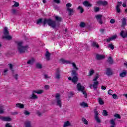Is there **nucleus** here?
I'll list each match as a JSON object with an SVG mask.
<instances>
[{"instance_id":"dca6fc26","label":"nucleus","mask_w":127,"mask_h":127,"mask_svg":"<svg viewBox=\"0 0 127 127\" xmlns=\"http://www.w3.org/2000/svg\"><path fill=\"white\" fill-rule=\"evenodd\" d=\"M60 62H61L62 63L64 64H65V63H66L67 64L71 63V61L66 60H65L64 59H61L60 60Z\"/></svg>"},{"instance_id":"e433bc0d","label":"nucleus","mask_w":127,"mask_h":127,"mask_svg":"<svg viewBox=\"0 0 127 127\" xmlns=\"http://www.w3.org/2000/svg\"><path fill=\"white\" fill-rule=\"evenodd\" d=\"M94 73H95V71L92 69L89 71L88 76H93V75H94Z\"/></svg>"},{"instance_id":"423d86ee","label":"nucleus","mask_w":127,"mask_h":127,"mask_svg":"<svg viewBox=\"0 0 127 127\" xmlns=\"http://www.w3.org/2000/svg\"><path fill=\"white\" fill-rule=\"evenodd\" d=\"M102 17H103V15L101 14L96 15L95 16V18L99 24H104V23H105V21L102 19Z\"/></svg>"},{"instance_id":"4c0bfd02","label":"nucleus","mask_w":127,"mask_h":127,"mask_svg":"<svg viewBox=\"0 0 127 127\" xmlns=\"http://www.w3.org/2000/svg\"><path fill=\"white\" fill-rule=\"evenodd\" d=\"M108 47L109 48H111L112 50H114V49H115V47L114 46V45H113V44H109L108 45Z\"/></svg>"},{"instance_id":"680f3d73","label":"nucleus","mask_w":127,"mask_h":127,"mask_svg":"<svg viewBox=\"0 0 127 127\" xmlns=\"http://www.w3.org/2000/svg\"><path fill=\"white\" fill-rule=\"evenodd\" d=\"M9 68H10V70H11L12 71V68L13 67V66L12 65V64H9Z\"/></svg>"},{"instance_id":"72a5a7b5","label":"nucleus","mask_w":127,"mask_h":127,"mask_svg":"<svg viewBox=\"0 0 127 127\" xmlns=\"http://www.w3.org/2000/svg\"><path fill=\"white\" fill-rule=\"evenodd\" d=\"M3 38H6V39H8V40H10V39L12 38V37L7 35L6 36L3 37Z\"/></svg>"},{"instance_id":"2eb2a0df","label":"nucleus","mask_w":127,"mask_h":127,"mask_svg":"<svg viewBox=\"0 0 127 127\" xmlns=\"http://www.w3.org/2000/svg\"><path fill=\"white\" fill-rule=\"evenodd\" d=\"M127 72L126 70H123L122 72L120 73L119 76L121 78H124V77L127 76Z\"/></svg>"},{"instance_id":"bf43d9fd","label":"nucleus","mask_w":127,"mask_h":127,"mask_svg":"<svg viewBox=\"0 0 127 127\" xmlns=\"http://www.w3.org/2000/svg\"><path fill=\"white\" fill-rule=\"evenodd\" d=\"M36 114H37V115L38 116H39V117H40V116H41V112H39V111H37L36 112Z\"/></svg>"},{"instance_id":"a19ab883","label":"nucleus","mask_w":127,"mask_h":127,"mask_svg":"<svg viewBox=\"0 0 127 127\" xmlns=\"http://www.w3.org/2000/svg\"><path fill=\"white\" fill-rule=\"evenodd\" d=\"M24 115H25V116H29L30 115V112H29L27 110H24Z\"/></svg>"},{"instance_id":"c756f323","label":"nucleus","mask_w":127,"mask_h":127,"mask_svg":"<svg viewBox=\"0 0 127 127\" xmlns=\"http://www.w3.org/2000/svg\"><path fill=\"white\" fill-rule=\"evenodd\" d=\"M107 62L109 63L110 64H113V58H112V57H109L107 60Z\"/></svg>"},{"instance_id":"f704fd0d","label":"nucleus","mask_w":127,"mask_h":127,"mask_svg":"<svg viewBox=\"0 0 127 127\" xmlns=\"http://www.w3.org/2000/svg\"><path fill=\"white\" fill-rule=\"evenodd\" d=\"M92 46L93 47H96V48H99V45H98L97 43L95 42L92 43Z\"/></svg>"},{"instance_id":"7c9ffc66","label":"nucleus","mask_w":127,"mask_h":127,"mask_svg":"<svg viewBox=\"0 0 127 127\" xmlns=\"http://www.w3.org/2000/svg\"><path fill=\"white\" fill-rule=\"evenodd\" d=\"M81 120H82V122L83 123H84V124L85 125H88V121L87 120V119H86V118L83 117V118H82Z\"/></svg>"},{"instance_id":"f3484780","label":"nucleus","mask_w":127,"mask_h":127,"mask_svg":"<svg viewBox=\"0 0 127 127\" xmlns=\"http://www.w3.org/2000/svg\"><path fill=\"white\" fill-rule=\"evenodd\" d=\"M83 4L86 7H91V6H92V4H90V3H89V2L87 1H85L83 2Z\"/></svg>"},{"instance_id":"c03bdc74","label":"nucleus","mask_w":127,"mask_h":127,"mask_svg":"<svg viewBox=\"0 0 127 127\" xmlns=\"http://www.w3.org/2000/svg\"><path fill=\"white\" fill-rule=\"evenodd\" d=\"M19 6V3L17 2H15L14 4L13 5V7H18Z\"/></svg>"},{"instance_id":"a878e982","label":"nucleus","mask_w":127,"mask_h":127,"mask_svg":"<svg viewBox=\"0 0 127 127\" xmlns=\"http://www.w3.org/2000/svg\"><path fill=\"white\" fill-rule=\"evenodd\" d=\"M36 67L38 69H41L42 68V65L40 63H36Z\"/></svg>"},{"instance_id":"69168bd1","label":"nucleus","mask_w":127,"mask_h":127,"mask_svg":"<svg viewBox=\"0 0 127 127\" xmlns=\"http://www.w3.org/2000/svg\"><path fill=\"white\" fill-rule=\"evenodd\" d=\"M74 96V93L73 92H70L69 93V97L71 98V97H73Z\"/></svg>"},{"instance_id":"052dcab7","label":"nucleus","mask_w":127,"mask_h":127,"mask_svg":"<svg viewBox=\"0 0 127 127\" xmlns=\"http://www.w3.org/2000/svg\"><path fill=\"white\" fill-rule=\"evenodd\" d=\"M106 89H107V87L105 86H101V89L103 90L104 91H105V90H106Z\"/></svg>"},{"instance_id":"cd10ccee","label":"nucleus","mask_w":127,"mask_h":127,"mask_svg":"<svg viewBox=\"0 0 127 127\" xmlns=\"http://www.w3.org/2000/svg\"><path fill=\"white\" fill-rule=\"evenodd\" d=\"M126 25H127V19L124 18L122 20V26H125Z\"/></svg>"},{"instance_id":"473e14b6","label":"nucleus","mask_w":127,"mask_h":127,"mask_svg":"<svg viewBox=\"0 0 127 127\" xmlns=\"http://www.w3.org/2000/svg\"><path fill=\"white\" fill-rule=\"evenodd\" d=\"M72 65L73 67V69L76 70V71H78V70H79V68L77 67V65H76V64H75V63H72Z\"/></svg>"},{"instance_id":"e2e57ef3","label":"nucleus","mask_w":127,"mask_h":127,"mask_svg":"<svg viewBox=\"0 0 127 127\" xmlns=\"http://www.w3.org/2000/svg\"><path fill=\"white\" fill-rule=\"evenodd\" d=\"M114 22H115V19H112L110 20V23H111L112 24H114Z\"/></svg>"},{"instance_id":"b1692460","label":"nucleus","mask_w":127,"mask_h":127,"mask_svg":"<svg viewBox=\"0 0 127 127\" xmlns=\"http://www.w3.org/2000/svg\"><path fill=\"white\" fill-rule=\"evenodd\" d=\"M4 35L6 36V35H8V34H9V33L8 32V30L7 29V27H5L4 28Z\"/></svg>"},{"instance_id":"5701e85b","label":"nucleus","mask_w":127,"mask_h":127,"mask_svg":"<svg viewBox=\"0 0 127 127\" xmlns=\"http://www.w3.org/2000/svg\"><path fill=\"white\" fill-rule=\"evenodd\" d=\"M34 58H32L30 60H28L27 62V64H29L30 65H33V63H34Z\"/></svg>"},{"instance_id":"20e7f679","label":"nucleus","mask_w":127,"mask_h":127,"mask_svg":"<svg viewBox=\"0 0 127 127\" xmlns=\"http://www.w3.org/2000/svg\"><path fill=\"white\" fill-rule=\"evenodd\" d=\"M77 88L78 91H79V92H82L83 94L84 95L85 98H88V94H87V93L85 91V87L82 86L81 85V83H78L77 84Z\"/></svg>"},{"instance_id":"13d9d810","label":"nucleus","mask_w":127,"mask_h":127,"mask_svg":"<svg viewBox=\"0 0 127 127\" xmlns=\"http://www.w3.org/2000/svg\"><path fill=\"white\" fill-rule=\"evenodd\" d=\"M122 6V2H118V4L116 7H120V6Z\"/></svg>"},{"instance_id":"1a4fd4ad","label":"nucleus","mask_w":127,"mask_h":127,"mask_svg":"<svg viewBox=\"0 0 127 127\" xmlns=\"http://www.w3.org/2000/svg\"><path fill=\"white\" fill-rule=\"evenodd\" d=\"M55 78L57 80L60 79V69L58 68L56 71Z\"/></svg>"},{"instance_id":"aec40b11","label":"nucleus","mask_w":127,"mask_h":127,"mask_svg":"<svg viewBox=\"0 0 127 127\" xmlns=\"http://www.w3.org/2000/svg\"><path fill=\"white\" fill-rule=\"evenodd\" d=\"M67 10L68 12L69 15L71 16L74 13V9L72 8H67Z\"/></svg>"},{"instance_id":"de8ad7c7","label":"nucleus","mask_w":127,"mask_h":127,"mask_svg":"<svg viewBox=\"0 0 127 127\" xmlns=\"http://www.w3.org/2000/svg\"><path fill=\"white\" fill-rule=\"evenodd\" d=\"M13 77L15 79V80H17L18 79V74H13Z\"/></svg>"},{"instance_id":"9d476101","label":"nucleus","mask_w":127,"mask_h":127,"mask_svg":"<svg viewBox=\"0 0 127 127\" xmlns=\"http://www.w3.org/2000/svg\"><path fill=\"white\" fill-rule=\"evenodd\" d=\"M120 36L123 38H127V31H121L120 33Z\"/></svg>"},{"instance_id":"f8f14e48","label":"nucleus","mask_w":127,"mask_h":127,"mask_svg":"<svg viewBox=\"0 0 127 127\" xmlns=\"http://www.w3.org/2000/svg\"><path fill=\"white\" fill-rule=\"evenodd\" d=\"M1 120L4 122H10L11 118L9 117H3L1 118Z\"/></svg>"},{"instance_id":"a18cd8bd","label":"nucleus","mask_w":127,"mask_h":127,"mask_svg":"<svg viewBox=\"0 0 127 127\" xmlns=\"http://www.w3.org/2000/svg\"><path fill=\"white\" fill-rule=\"evenodd\" d=\"M113 90L110 89L109 90H108V95H110V96H113Z\"/></svg>"},{"instance_id":"0e129e2a","label":"nucleus","mask_w":127,"mask_h":127,"mask_svg":"<svg viewBox=\"0 0 127 127\" xmlns=\"http://www.w3.org/2000/svg\"><path fill=\"white\" fill-rule=\"evenodd\" d=\"M44 79H49V77H48V75L45 74L44 75Z\"/></svg>"},{"instance_id":"393cba45","label":"nucleus","mask_w":127,"mask_h":127,"mask_svg":"<svg viewBox=\"0 0 127 127\" xmlns=\"http://www.w3.org/2000/svg\"><path fill=\"white\" fill-rule=\"evenodd\" d=\"M80 105L81 107H83V108H86V107H89V106L88 105V104L87 103H85V102L80 103Z\"/></svg>"},{"instance_id":"2f4dec72","label":"nucleus","mask_w":127,"mask_h":127,"mask_svg":"<svg viewBox=\"0 0 127 127\" xmlns=\"http://www.w3.org/2000/svg\"><path fill=\"white\" fill-rule=\"evenodd\" d=\"M30 99H32V100H34L35 99H37V96L34 95V94H32L31 95H30Z\"/></svg>"},{"instance_id":"5fc2aeb1","label":"nucleus","mask_w":127,"mask_h":127,"mask_svg":"<svg viewBox=\"0 0 127 127\" xmlns=\"http://www.w3.org/2000/svg\"><path fill=\"white\" fill-rule=\"evenodd\" d=\"M43 93V90H40L37 91V94H38L39 95H40V94H42Z\"/></svg>"},{"instance_id":"9b49d317","label":"nucleus","mask_w":127,"mask_h":127,"mask_svg":"<svg viewBox=\"0 0 127 127\" xmlns=\"http://www.w3.org/2000/svg\"><path fill=\"white\" fill-rule=\"evenodd\" d=\"M105 58H106V56L104 55L96 54V59L97 60H102L105 59Z\"/></svg>"},{"instance_id":"49530a36","label":"nucleus","mask_w":127,"mask_h":127,"mask_svg":"<svg viewBox=\"0 0 127 127\" xmlns=\"http://www.w3.org/2000/svg\"><path fill=\"white\" fill-rule=\"evenodd\" d=\"M114 117L115 118H117V119H121V116L119 114H116L114 115Z\"/></svg>"},{"instance_id":"c9c22d12","label":"nucleus","mask_w":127,"mask_h":127,"mask_svg":"<svg viewBox=\"0 0 127 127\" xmlns=\"http://www.w3.org/2000/svg\"><path fill=\"white\" fill-rule=\"evenodd\" d=\"M78 10H80V13H83V12H84V8H83V7H82V6H79L77 8Z\"/></svg>"},{"instance_id":"6ab92c4d","label":"nucleus","mask_w":127,"mask_h":127,"mask_svg":"<svg viewBox=\"0 0 127 127\" xmlns=\"http://www.w3.org/2000/svg\"><path fill=\"white\" fill-rule=\"evenodd\" d=\"M99 85L98 81H95L93 83V87L94 90H97L98 89V85Z\"/></svg>"},{"instance_id":"4be33fe9","label":"nucleus","mask_w":127,"mask_h":127,"mask_svg":"<svg viewBox=\"0 0 127 127\" xmlns=\"http://www.w3.org/2000/svg\"><path fill=\"white\" fill-rule=\"evenodd\" d=\"M16 108H19L20 109H24V105L21 103H17L16 104Z\"/></svg>"},{"instance_id":"a211bd4d","label":"nucleus","mask_w":127,"mask_h":127,"mask_svg":"<svg viewBox=\"0 0 127 127\" xmlns=\"http://www.w3.org/2000/svg\"><path fill=\"white\" fill-rule=\"evenodd\" d=\"M45 57L47 60H50V54L48 51L46 52Z\"/></svg>"},{"instance_id":"58836bf2","label":"nucleus","mask_w":127,"mask_h":127,"mask_svg":"<svg viewBox=\"0 0 127 127\" xmlns=\"http://www.w3.org/2000/svg\"><path fill=\"white\" fill-rule=\"evenodd\" d=\"M98 102L100 105H104V101H103L102 98H99Z\"/></svg>"},{"instance_id":"603ef678","label":"nucleus","mask_w":127,"mask_h":127,"mask_svg":"<svg viewBox=\"0 0 127 127\" xmlns=\"http://www.w3.org/2000/svg\"><path fill=\"white\" fill-rule=\"evenodd\" d=\"M98 79H99V75H97V76H95L94 79L93 80V82H96L97 81V80H98Z\"/></svg>"},{"instance_id":"4468645a","label":"nucleus","mask_w":127,"mask_h":127,"mask_svg":"<svg viewBox=\"0 0 127 127\" xmlns=\"http://www.w3.org/2000/svg\"><path fill=\"white\" fill-rule=\"evenodd\" d=\"M117 38V35H115L113 36H112L110 38H109L108 39H106V42H110V41H112V40H115Z\"/></svg>"},{"instance_id":"4d7b16f0","label":"nucleus","mask_w":127,"mask_h":127,"mask_svg":"<svg viewBox=\"0 0 127 127\" xmlns=\"http://www.w3.org/2000/svg\"><path fill=\"white\" fill-rule=\"evenodd\" d=\"M71 6H72V4H71V3H67L66 4L67 8H70V7H71Z\"/></svg>"},{"instance_id":"09e8293b","label":"nucleus","mask_w":127,"mask_h":127,"mask_svg":"<svg viewBox=\"0 0 127 127\" xmlns=\"http://www.w3.org/2000/svg\"><path fill=\"white\" fill-rule=\"evenodd\" d=\"M11 13H12V14H14V15H15V14H16V10L14 9H12Z\"/></svg>"},{"instance_id":"8fccbe9b","label":"nucleus","mask_w":127,"mask_h":127,"mask_svg":"<svg viewBox=\"0 0 127 127\" xmlns=\"http://www.w3.org/2000/svg\"><path fill=\"white\" fill-rule=\"evenodd\" d=\"M113 98V99H118L119 96H118V95H117L116 94H114L112 95Z\"/></svg>"},{"instance_id":"6e6d98bb","label":"nucleus","mask_w":127,"mask_h":127,"mask_svg":"<svg viewBox=\"0 0 127 127\" xmlns=\"http://www.w3.org/2000/svg\"><path fill=\"white\" fill-rule=\"evenodd\" d=\"M86 26V24L84 22H81L80 23V27H85Z\"/></svg>"},{"instance_id":"39448f33","label":"nucleus","mask_w":127,"mask_h":127,"mask_svg":"<svg viewBox=\"0 0 127 127\" xmlns=\"http://www.w3.org/2000/svg\"><path fill=\"white\" fill-rule=\"evenodd\" d=\"M55 103H56V106L61 108L62 102H61V99H60V94L59 93H57L55 95Z\"/></svg>"},{"instance_id":"7ed1b4c3","label":"nucleus","mask_w":127,"mask_h":127,"mask_svg":"<svg viewBox=\"0 0 127 127\" xmlns=\"http://www.w3.org/2000/svg\"><path fill=\"white\" fill-rule=\"evenodd\" d=\"M78 73L76 70H72L71 73V76L73 77L72 78L71 77H68L69 81H72V83L74 84H77L79 78H78Z\"/></svg>"},{"instance_id":"0eeeda50","label":"nucleus","mask_w":127,"mask_h":127,"mask_svg":"<svg viewBox=\"0 0 127 127\" xmlns=\"http://www.w3.org/2000/svg\"><path fill=\"white\" fill-rule=\"evenodd\" d=\"M94 114H95V117H94L95 120L96 121L97 123H98V124H100L101 123V119L99 117V112H98V110H97V109L94 110Z\"/></svg>"},{"instance_id":"412c9836","label":"nucleus","mask_w":127,"mask_h":127,"mask_svg":"<svg viewBox=\"0 0 127 127\" xmlns=\"http://www.w3.org/2000/svg\"><path fill=\"white\" fill-rule=\"evenodd\" d=\"M71 126H72V124H71V122L69 121L65 122L64 125V127H71Z\"/></svg>"},{"instance_id":"864d4df0","label":"nucleus","mask_w":127,"mask_h":127,"mask_svg":"<svg viewBox=\"0 0 127 127\" xmlns=\"http://www.w3.org/2000/svg\"><path fill=\"white\" fill-rule=\"evenodd\" d=\"M116 11L118 13H120V12H121V9H120V7H116Z\"/></svg>"},{"instance_id":"3c124183","label":"nucleus","mask_w":127,"mask_h":127,"mask_svg":"<svg viewBox=\"0 0 127 127\" xmlns=\"http://www.w3.org/2000/svg\"><path fill=\"white\" fill-rule=\"evenodd\" d=\"M53 1L55 3H57V4L60 3V0H54Z\"/></svg>"},{"instance_id":"f03ea898","label":"nucleus","mask_w":127,"mask_h":127,"mask_svg":"<svg viewBox=\"0 0 127 127\" xmlns=\"http://www.w3.org/2000/svg\"><path fill=\"white\" fill-rule=\"evenodd\" d=\"M29 48L28 45L23 46V42L20 41L17 43V49L19 53H24Z\"/></svg>"},{"instance_id":"6e6552de","label":"nucleus","mask_w":127,"mask_h":127,"mask_svg":"<svg viewBox=\"0 0 127 127\" xmlns=\"http://www.w3.org/2000/svg\"><path fill=\"white\" fill-rule=\"evenodd\" d=\"M96 3L98 4V5H103V6H106V5H108V2L107 1H102L99 0L96 2Z\"/></svg>"},{"instance_id":"f257e3e1","label":"nucleus","mask_w":127,"mask_h":127,"mask_svg":"<svg viewBox=\"0 0 127 127\" xmlns=\"http://www.w3.org/2000/svg\"><path fill=\"white\" fill-rule=\"evenodd\" d=\"M37 24H40L43 23V26H46L47 24L49 26H51L52 28H55L56 27V22L55 21H52L50 19H44L42 20V19H39L37 20Z\"/></svg>"},{"instance_id":"bb28decb","label":"nucleus","mask_w":127,"mask_h":127,"mask_svg":"<svg viewBox=\"0 0 127 127\" xmlns=\"http://www.w3.org/2000/svg\"><path fill=\"white\" fill-rule=\"evenodd\" d=\"M4 106H0V114H3L4 113Z\"/></svg>"},{"instance_id":"c85d7f7f","label":"nucleus","mask_w":127,"mask_h":127,"mask_svg":"<svg viewBox=\"0 0 127 127\" xmlns=\"http://www.w3.org/2000/svg\"><path fill=\"white\" fill-rule=\"evenodd\" d=\"M110 123L112 125V126L110 127H115L116 123L115 122V120L114 119H112L110 121Z\"/></svg>"},{"instance_id":"774afa93","label":"nucleus","mask_w":127,"mask_h":127,"mask_svg":"<svg viewBox=\"0 0 127 127\" xmlns=\"http://www.w3.org/2000/svg\"><path fill=\"white\" fill-rule=\"evenodd\" d=\"M17 114H18V112H12L11 113V115H17Z\"/></svg>"},{"instance_id":"79ce46f5","label":"nucleus","mask_w":127,"mask_h":127,"mask_svg":"<svg viewBox=\"0 0 127 127\" xmlns=\"http://www.w3.org/2000/svg\"><path fill=\"white\" fill-rule=\"evenodd\" d=\"M102 115L103 116H108V111H107L106 110H104L102 112Z\"/></svg>"},{"instance_id":"338daca9","label":"nucleus","mask_w":127,"mask_h":127,"mask_svg":"<svg viewBox=\"0 0 127 127\" xmlns=\"http://www.w3.org/2000/svg\"><path fill=\"white\" fill-rule=\"evenodd\" d=\"M44 88H45V89H46V90H48V89H49V86H48V85H45V86H44Z\"/></svg>"},{"instance_id":"ea45409f","label":"nucleus","mask_w":127,"mask_h":127,"mask_svg":"<svg viewBox=\"0 0 127 127\" xmlns=\"http://www.w3.org/2000/svg\"><path fill=\"white\" fill-rule=\"evenodd\" d=\"M55 20H56L57 21H61L62 18H61V17H60L56 16L55 17Z\"/></svg>"},{"instance_id":"ddd939ff","label":"nucleus","mask_w":127,"mask_h":127,"mask_svg":"<svg viewBox=\"0 0 127 127\" xmlns=\"http://www.w3.org/2000/svg\"><path fill=\"white\" fill-rule=\"evenodd\" d=\"M106 74L107 76H112V75H113V71H112L111 68H107L106 69Z\"/></svg>"},{"instance_id":"37998d69","label":"nucleus","mask_w":127,"mask_h":127,"mask_svg":"<svg viewBox=\"0 0 127 127\" xmlns=\"http://www.w3.org/2000/svg\"><path fill=\"white\" fill-rule=\"evenodd\" d=\"M94 11H95V12H99V11H100V7H96L94 8Z\"/></svg>"}]
</instances>
